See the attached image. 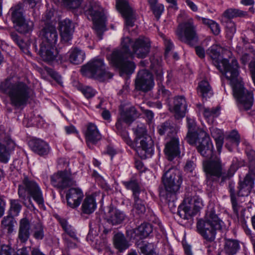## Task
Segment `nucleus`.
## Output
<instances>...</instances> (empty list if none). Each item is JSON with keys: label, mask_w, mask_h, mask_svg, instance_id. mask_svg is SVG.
Here are the masks:
<instances>
[{"label": "nucleus", "mask_w": 255, "mask_h": 255, "mask_svg": "<svg viewBox=\"0 0 255 255\" xmlns=\"http://www.w3.org/2000/svg\"><path fill=\"white\" fill-rule=\"evenodd\" d=\"M116 6L125 18L127 26L132 27L136 17L135 12L129 6L128 0H117Z\"/></svg>", "instance_id": "17"}, {"label": "nucleus", "mask_w": 255, "mask_h": 255, "mask_svg": "<svg viewBox=\"0 0 255 255\" xmlns=\"http://www.w3.org/2000/svg\"><path fill=\"white\" fill-rule=\"evenodd\" d=\"M196 165L194 163L193 161L188 160L186 162V163L184 166V169L185 171L189 172H192Z\"/></svg>", "instance_id": "63"}, {"label": "nucleus", "mask_w": 255, "mask_h": 255, "mask_svg": "<svg viewBox=\"0 0 255 255\" xmlns=\"http://www.w3.org/2000/svg\"><path fill=\"white\" fill-rule=\"evenodd\" d=\"M140 250L144 255H158L155 252L154 245L152 243L143 244L140 247Z\"/></svg>", "instance_id": "48"}, {"label": "nucleus", "mask_w": 255, "mask_h": 255, "mask_svg": "<svg viewBox=\"0 0 255 255\" xmlns=\"http://www.w3.org/2000/svg\"><path fill=\"white\" fill-rule=\"evenodd\" d=\"M226 147L228 148L230 151L232 150V148L229 146V144L231 143L238 146L240 142V136L238 132L236 130L231 131L225 138Z\"/></svg>", "instance_id": "42"}, {"label": "nucleus", "mask_w": 255, "mask_h": 255, "mask_svg": "<svg viewBox=\"0 0 255 255\" xmlns=\"http://www.w3.org/2000/svg\"><path fill=\"white\" fill-rule=\"evenodd\" d=\"M188 132L186 136L187 142L190 144H197L199 152L204 157H209L213 153V145L209 136L201 129L197 128L195 121L187 118Z\"/></svg>", "instance_id": "4"}, {"label": "nucleus", "mask_w": 255, "mask_h": 255, "mask_svg": "<svg viewBox=\"0 0 255 255\" xmlns=\"http://www.w3.org/2000/svg\"><path fill=\"white\" fill-rule=\"evenodd\" d=\"M240 245L239 242L235 240H226L224 245V251L228 255H234L239 250Z\"/></svg>", "instance_id": "40"}, {"label": "nucleus", "mask_w": 255, "mask_h": 255, "mask_svg": "<svg viewBox=\"0 0 255 255\" xmlns=\"http://www.w3.org/2000/svg\"><path fill=\"white\" fill-rule=\"evenodd\" d=\"M246 153L250 161V170L255 174V151L250 150L247 151Z\"/></svg>", "instance_id": "50"}, {"label": "nucleus", "mask_w": 255, "mask_h": 255, "mask_svg": "<svg viewBox=\"0 0 255 255\" xmlns=\"http://www.w3.org/2000/svg\"><path fill=\"white\" fill-rule=\"evenodd\" d=\"M53 16V11L52 10H47L43 15L42 20L48 23Z\"/></svg>", "instance_id": "64"}, {"label": "nucleus", "mask_w": 255, "mask_h": 255, "mask_svg": "<svg viewBox=\"0 0 255 255\" xmlns=\"http://www.w3.org/2000/svg\"><path fill=\"white\" fill-rule=\"evenodd\" d=\"M198 94L203 99H207L213 95L211 87L208 81L203 80L199 83L197 87Z\"/></svg>", "instance_id": "33"}, {"label": "nucleus", "mask_w": 255, "mask_h": 255, "mask_svg": "<svg viewBox=\"0 0 255 255\" xmlns=\"http://www.w3.org/2000/svg\"><path fill=\"white\" fill-rule=\"evenodd\" d=\"M236 28L234 23H230L226 27L227 35L229 38H231L235 33Z\"/></svg>", "instance_id": "57"}, {"label": "nucleus", "mask_w": 255, "mask_h": 255, "mask_svg": "<svg viewBox=\"0 0 255 255\" xmlns=\"http://www.w3.org/2000/svg\"><path fill=\"white\" fill-rule=\"evenodd\" d=\"M246 14V12L238 9H228L223 13L224 16L228 19H232L237 16H242Z\"/></svg>", "instance_id": "47"}, {"label": "nucleus", "mask_w": 255, "mask_h": 255, "mask_svg": "<svg viewBox=\"0 0 255 255\" xmlns=\"http://www.w3.org/2000/svg\"><path fill=\"white\" fill-rule=\"evenodd\" d=\"M30 229V222L27 218L24 217L19 220L17 239L21 243H25L28 241Z\"/></svg>", "instance_id": "24"}, {"label": "nucleus", "mask_w": 255, "mask_h": 255, "mask_svg": "<svg viewBox=\"0 0 255 255\" xmlns=\"http://www.w3.org/2000/svg\"><path fill=\"white\" fill-rule=\"evenodd\" d=\"M109 211L106 215L107 222L113 226L118 225L122 223L126 218V214L122 211L109 206Z\"/></svg>", "instance_id": "23"}, {"label": "nucleus", "mask_w": 255, "mask_h": 255, "mask_svg": "<svg viewBox=\"0 0 255 255\" xmlns=\"http://www.w3.org/2000/svg\"><path fill=\"white\" fill-rule=\"evenodd\" d=\"M221 46L213 45L207 51V54L213 60L214 64L221 71L224 72L227 79L230 81L235 97L239 102L241 110H248L253 104L252 92L246 90L239 77L238 63L236 59L232 60L231 63L226 59H221Z\"/></svg>", "instance_id": "1"}, {"label": "nucleus", "mask_w": 255, "mask_h": 255, "mask_svg": "<svg viewBox=\"0 0 255 255\" xmlns=\"http://www.w3.org/2000/svg\"><path fill=\"white\" fill-rule=\"evenodd\" d=\"M113 241L115 247L120 252L127 250L129 247L124 235L121 233L116 234L114 237Z\"/></svg>", "instance_id": "32"}, {"label": "nucleus", "mask_w": 255, "mask_h": 255, "mask_svg": "<svg viewBox=\"0 0 255 255\" xmlns=\"http://www.w3.org/2000/svg\"><path fill=\"white\" fill-rule=\"evenodd\" d=\"M231 201L232 208H233L234 213L238 217L239 216V210L240 208V206L238 204L236 198H234V197H232V199H231Z\"/></svg>", "instance_id": "62"}, {"label": "nucleus", "mask_w": 255, "mask_h": 255, "mask_svg": "<svg viewBox=\"0 0 255 255\" xmlns=\"http://www.w3.org/2000/svg\"><path fill=\"white\" fill-rule=\"evenodd\" d=\"M0 255H15V253L9 246L2 245L1 246Z\"/></svg>", "instance_id": "55"}, {"label": "nucleus", "mask_w": 255, "mask_h": 255, "mask_svg": "<svg viewBox=\"0 0 255 255\" xmlns=\"http://www.w3.org/2000/svg\"><path fill=\"white\" fill-rule=\"evenodd\" d=\"M85 137L87 142L95 143L101 139L102 135L95 124L89 123L87 126Z\"/></svg>", "instance_id": "29"}, {"label": "nucleus", "mask_w": 255, "mask_h": 255, "mask_svg": "<svg viewBox=\"0 0 255 255\" xmlns=\"http://www.w3.org/2000/svg\"><path fill=\"white\" fill-rule=\"evenodd\" d=\"M81 92L87 98H91L96 94V91L89 86H84L82 88Z\"/></svg>", "instance_id": "53"}, {"label": "nucleus", "mask_w": 255, "mask_h": 255, "mask_svg": "<svg viewBox=\"0 0 255 255\" xmlns=\"http://www.w3.org/2000/svg\"><path fill=\"white\" fill-rule=\"evenodd\" d=\"M153 145L151 136L145 135L136 140L135 150L141 158L145 159L152 153Z\"/></svg>", "instance_id": "15"}, {"label": "nucleus", "mask_w": 255, "mask_h": 255, "mask_svg": "<svg viewBox=\"0 0 255 255\" xmlns=\"http://www.w3.org/2000/svg\"><path fill=\"white\" fill-rule=\"evenodd\" d=\"M41 43L56 45L58 34L56 28L51 25H45L39 32Z\"/></svg>", "instance_id": "19"}, {"label": "nucleus", "mask_w": 255, "mask_h": 255, "mask_svg": "<svg viewBox=\"0 0 255 255\" xmlns=\"http://www.w3.org/2000/svg\"><path fill=\"white\" fill-rule=\"evenodd\" d=\"M69 60L74 64L78 65L81 64L85 58V53L79 48H72L69 52Z\"/></svg>", "instance_id": "31"}, {"label": "nucleus", "mask_w": 255, "mask_h": 255, "mask_svg": "<svg viewBox=\"0 0 255 255\" xmlns=\"http://www.w3.org/2000/svg\"><path fill=\"white\" fill-rule=\"evenodd\" d=\"M76 172L72 173L71 171L67 170L58 171L51 177V183L53 186L64 189L76 184Z\"/></svg>", "instance_id": "13"}, {"label": "nucleus", "mask_w": 255, "mask_h": 255, "mask_svg": "<svg viewBox=\"0 0 255 255\" xmlns=\"http://www.w3.org/2000/svg\"><path fill=\"white\" fill-rule=\"evenodd\" d=\"M16 221L13 216L8 215L5 216L1 221V228L7 231L8 234H11L14 230Z\"/></svg>", "instance_id": "38"}, {"label": "nucleus", "mask_w": 255, "mask_h": 255, "mask_svg": "<svg viewBox=\"0 0 255 255\" xmlns=\"http://www.w3.org/2000/svg\"><path fill=\"white\" fill-rule=\"evenodd\" d=\"M196 28L193 19L189 18L186 21L179 24L176 33L180 41L193 46L198 41Z\"/></svg>", "instance_id": "10"}, {"label": "nucleus", "mask_w": 255, "mask_h": 255, "mask_svg": "<svg viewBox=\"0 0 255 255\" xmlns=\"http://www.w3.org/2000/svg\"><path fill=\"white\" fill-rule=\"evenodd\" d=\"M203 206L202 201L198 197L187 198L179 207L178 214L181 218L188 220L197 214Z\"/></svg>", "instance_id": "11"}, {"label": "nucleus", "mask_w": 255, "mask_h": 255, "mask_svg": "<svg viewBox=\"0 0 255 255\" xmlns=\"http://www.w3.org/2000/svg\"><path fill=\"white\" fill-rule=\"evenodd\" d=\"M209 27L214 34L217 35L220 33V26L215 21H213Z\"/></svg>", "instance_id": "61"}, {"label": "nucleus", "mask_w": 255, "mask_h": 255, "mask_svg": "<svg viewBox=\"0 0 255 255\" xmlns=\"http://www.w3.org/2000/svg\"><path fill=\"white\" fill-rule=\"evenodd\" d=\"M150 41L148 38L140 36L133 41L128 36L123 37L121 41V49L114 50L108 59L113 65L118 68L121 75L131 74L135 67L133 62L127 60L129 57L135 55L144 58L148 54Z\"/></svg>", "instance_id": "2"}, {"label": "nucleus", "mask_w": 255, "mask_h": 255, "mask_svg": "<svg viewBox=\"0 0 255 255\" xmlns=\"http://www.w3.org/2000/svg\"><path fill=\"white\" fill-rule=\"evenodd\" d=\"M162 181L165 193L160 195L164 196L167 202H173L176 200V194L179 191L182 183V177L180 171L173 166L166 165Z\"/></svg>", "instance_id": "5"}, {"label": "nucleus", "mask_w": 255, "mask_h": 255, "mask_svg": "<svg viewBox=\"0 0 255 255\" xmlns=\"http://www.w3.org/2000/svg\"><path fill=\"white\" fill-rule=\"evenodd\" d=\"M15 144L8 136H5L0 140V162L7 163L10 154L14 150Z\"/></svg>", "instance_id": "20"}, {"label": "nucleus", "mask_w": 255, "mask_h": 255, "mask_svg": "<svg viewBox=\"0 0 255 255\" xmlns=\"http://www.w3.org/2000/svg\"><path fill=\"white\" fill-rule=\"evenodd\" d=\"M84 197V194L80 188H71L66 193V198L67 205L72 208L78 207Z\"/></svg>", "instance_id": "21"}, {"label": "nucleus", "mask_w": 255, "mask_h": 255, "mask_svg": "<svg viewBox=\"0 0 255 255\" xmlns=\"http://www.w3.org/2000/svg\"><path fill=\"white\" fill-rule=\"evenodd\" d=\"M134 203L132 212L137 216L143 215L146 211L145 202L139 198V196L134 197Z\"/></svg>", "instance_id": "37"}, {"label": "nucleus", "mask_w": 255, "mask_h": 255, "mask_svg": "<svg viewBox=\"0 0 255 255\" xmlns=\"http://www.w3.org/2000/svg\"><path fill=\"white\" fill-rule=\"evenodd\" d=\"M123 122H124V121L123 120H122V116H121L120 119L118 120L116 125V127L118 132L120 133L121 135L122 134H124V132H127L124 130L125 127L123 125Z\"/></svg>", "instance_id": "60"}, {"label": "nucleus", "mask_w": 255, "mask_h": 255, "mask_svg": "<svg viewBox=\"0 0 255 255\" xmlns=\"http://www.w3.org/2000/svg\"><path fill=\"white\" fill-rule=\"evenodd\" d=\"M15 29L20 33L26 34L31 32L34 28V23L30 19L25 18L14 24Z\"/></svg>", "instance_id": "30"}, {"label": "nucleus", "mask_w": 255, "mask_h": 255, "mask_svg": "<svg viewBox=\"0 0 255 255\" xmlns=\"http://www.w3.org/2000/svg\"><path fill=\"white\" fill-rule=\"evenodd\" d=\"M10 215L17 216L18 215L21 209V205L19 201L17 199H10Z\"/></svg>", "instance_id": "45"}, {"label": "nucleus", "mask_w": 255, "mask_h": 255, "mask_svg": "<svg viewBox=\"0 0 255 255\" xmlns=\"http://www.w3.org/2000/svg\"><path fill=\"white\" fill-rule=\"evenodd\" d=\"M154 14L157 19H159L164 11V5L161 3H158L151 8Z\"/></svg>", "instance_id": "52"}, {"label": "nucleus", "mask_w": 255, "mask_h": 255, "mask_svg": "<svg viewBox=\"0 0 255 255\" xmlns=\"http://www.w3.org/2000/svg\"><path fill=\"white\" fill-rule=\"evenodd\" d=\"M31 149L40 156H45L49 154L50 148L49 144L43 140L33 139L29 141Z\"/></svg>", "instance_id": "26"}, {"label": "nucleus", "mask_w": 255, "mask_h": 255, "mask_svg": "<svg viewBox=\"0 0 255 255\" xmlns=\"http://www.w3.org/2000/svg\"><path fill=\"white\" fill-rule=\"evenodd\" d=\"M164 152L167 159L170 161H172L174 158L179 156V140L176 135L167 138Z\"/></svg>", "instance_id": "18"}, {"label": "nucleus", "mask_w": 255, "mask_h": 255, "mask_svg": "<svg viewBox=\"0 0 255 255\" xmlns=\"http://www.w3.org/2000/svg\"><path fill=\"white\" fill-rule=\"evenodd\" d=\"M84 8L88 18L93 22L94 27L98 36L101 39L105 27L106 16L104 9L98 2L95 1L90 3L89 5Z\"/></svg>", "instance_id": "9"}, {"label": "nucleus", "mask_w": 255, "mask_h": 255, "mask_svg": "<svg viewBox=\"0 0 255 255\" xmlns=\"http://www.w3.org/2000/svg\"><path fill=\"white\" fill-rule=\"evenodd\" d=\"M246 153L250 161V170L255 174V151L250 150L247 151Z\"/></svg>", "instance_id": "49"}, {"label": "nucleus", "mask_w": 255, "mask_h": 255, "mask_svg": "<svg viewBox=\"0 0 255 255\" xmlns=\"http://www.w3.org/2000/svg\"><path fill=\"white\" fill-rule=\"evenodd\" d=\"M187 109V104L184 97L182 96L175 97L172 109L177 119L184 117L185 116Z\"/></svg>", "instance_id": "27"}, {"label": "nucleus", "mask_w": 255, "mask_h": 255, "mask_svg": "<svg viewBox=\"0 0 255 255\" xmlns=\"http://www.w3.org/2000/svg\"><path fill=\"white\" fill-rule=\"evenodd\" d=\"M38 53L42 60L48 63L62 61V56L58 54L55 45L41 43Z\"/></svg>", "instance_id": "16"}, {"label": "nucleus", "mask_w": 255, "mask_h": 255, "mask_svg": "<svg viewBox=\"0 0 255 255\" xmlns=\"http://www.w3.org/2000/svg\"><path fill=\"white\" fill-rule=\"evenodd\" d=\"M82 74L89 78H93L103 81L113 77V75L106 69L102 59L96 58L82 66Z\"/></svg>", "instance_id": "8"}, {"label": "nucleus", "mask_w": 255, "mask_h": 255, "mask_svg": "<svg viewBox=\"0 0 255 255\" xmlns=\"http://www.w3.org/2000/svg\"><path fill=\"white\" fill-rule=\"evenodd\" d=\"M10 36L12 40L18 45L20 48H22L24 46V42L20 37L15 32H12Z\"/></svg>", "instance_id": "58"}, {"label": "nucleus", "mask_w": 255, "mask_h": 255, "mask_svg": "<svg viewBox=\"0 0 255 255\" xmlns=\"http://www.w3.org/2000/svg\"><path fill=\"white\" fill-rule=\"evenodd\" d=\"M254 185V179L251 176L247 174L243 181L239 183L238 194L239 196H248Z\"/></svg>", "instance_id": "28"}, {"label": "nucleus", "mask_w": 255, "mask_h": 255, "mask_svg": "<svg viewBox=\"0 0 255 255\" xmlns=\"http://www.w3.org/2000/svg\"><path fill=\"white\" fill-rule=\"evenodd\" d=\"M236 170V169L234 168L233 166H231V168L228 170L227 173L223 172L222 170V175L220 176V177H221V183L224 182L226 180L232 177Z\"/></svg>", "instance_id": "54"}, {"label": "nucleus", "mask_w": 255, "mask_h": 255, "mask_svg": "<svg viewBox=\"0 0 255 255\" xmlns=\"http://www.w3.org/2000/svg\"><path fill=\"white\" fill-rule=\"evenodd\" d=\"M59 30L61 40L64 43H67L72 38L74 30L73 23L69 19L61 21L59 23Z\"/></svg>", "instance_id": "22"}, {"label": "nucleus", "mask_w": 255, "mask_h": 255, "mask_svg": "<svg viewBox=\"0 0 255 255\" xmlns=\"http://www.w3.org/2000/svg\"><path fill=\"white\" fill-rule=\"evenodd\" d=\"M0 91L8 95L10 104L19 108L25 106L30 97V88L24 82L6 79L0 83Z\"/></svg>", "instance_id": "3"}, {"label": "nucleus", "mask_w": 255, "mask_h": 255, "mask_svg": "<svg viewBox=\"0 0 255 255\" xmlns=\"http://www.w3.org/2000/svg\"><path fill=\"white\" fill-rule=\"evenodd\" d=\"M222 223L215 211L211 210L207 212L204 219L198 221L197 229L205 239L211 242L215 238L216 230L221 229Z\"/></svg>", "instance_id": "6"}, {"label": "nucleus", "mask_w": 255, "mask_h": 255, "mask_svg": "<svg viewBox=\"0 0 255 255\" xmlns=\"http://www.w3.org/2000/svg\"><path fill=\"white\" fill-rule=\"evenodd\" d=\"M211 134L212 137L215 139H219L223 137V132L221 130L212 128L210 129Z\"/></svg>", "instance_id": "59"}, {"label": "nucleus", "mask_w": 255, "mask_h": 255, "mask_svg": "<svg viewBox=\"0 0 255 255\" xmlns=\"http://www.w3.org/2000/svg\"><path fill=\"white\" fill-rule=\"evenodd\" d=\"M18 195L23 201L32 198L39 206H44V200L40 187L34 180L27 177H25L18 185Z\"/></svg>", "instance_id": "7"}, {"label": "nucleus", "mask_w": 255, "mask_h": 255, "mask_svg": "<svg viewBox=\"0 0 255 255\" xmlns=\"http://www.w3.org/2000/svg\"><path fill=\"white\" fill-rule=\"evenodd\" d=\"M136 134V140L139 138H142L145 135H148L146 133V129L144 126L137 127L134 131Z\"/></svg>", "instance_id": "56"}, {"label": "nucleus", "mask_w": 255, "mask_h": 255, "mask_svg": "<svg viewBox=\"0 0 255 255\" xmlns=\"http://www.w3.org/2000/svg\"><path fill=\"white\" fill-rule=\"evenodd\" d=\"M203 115L208 122L212 123L214 119L220 115V109L218 107L205 108L204 109Z\"/></svg>", "instance_id": "41"}, {"label": "nucleus", "mask_w": 255, "mask_h": 255, "mask_svg": "<svg viewBox=\"0 0 255 255\" xmlns=\"http://www.w3.org/2000/svg\"><path fill=\"white\" fill-rule=\"evenodd\" d=\"M203 167L206 173L208 184H210L212 181L219 179L222 175V166L218 157L204 160L203 162Z\"/></svg>", "instance_id": "12"}, {"label": "nucleus", "mask_w": 255, "mask_h": 255, "mask_svg": "<svg viewBox=\"0 0 255 255\" xmlns=\"http://www.w3.org/2000/svg\"><path fill=\"white\" fill-rule=\"evenodd\" d=\"M11 13V19L13 24L25 18L24 9L22 4L18 3L11 7L9 10Z\"/></svg>", "instance_id": "34"}, {"label": "nucleus", "mask_w": 255, "mask_h": 255, "mask_svg": "<svg viewBox=\"0 0 255 255\" xmlns=\"http://www.w3.org/2000/svg\"><path fill=\"white\" fill-rule=\"evenodd\" d=\"M157 128L159 134L163 135L167 133L169 137H170V134L173 135L176 132L174 124L170 121H166L162 123Z\"/></svg>", "instance_id": "39"}, {"label": "nucleus", "mask_w": 255, "mask_h": 255, "mask_svg": "<svg viewBox=\"0 0 255 255\" xmlns=\"http://www.w3.org/2000/svg\"><path fill=\"white\" fill-rule=\"evenodd\" d=\"M152 229L150 224L143 223L135 229L127 230V234L130 238L138 237L140 239L145 238L152 232Z\"/></svg>", "instance_id": "25"}, {"label": "nucleus", "mask_w": 255, "mask_h": 255, "mask_svg": "<svg viewBox=\"0 0 255 255\" xmlns=\"http://www.w3.org/2000/svg\"><path fill=\"white\" fill-rule=\"evenodd\" d=\"M83 0H62L63 4L69 8H77L79 7Z\"/></svg>", "instance_id": "51"}, {"label": "nucleus", "mask_w": 255, "mask_h": 255, "mask_svg": "<svg viewBox=\"0 0 255 255\" xmlns=\"http://www.w3.org/2000/svg\"><path fill=\"white\" fill-rule=\"evenodd\" d=\"M60 224L65 232V233L64 234H66L67 237L69 236V237H71L73 240H78L77 238L76 237V235L74 230L70 225L68 224L66 221L64 220H61L60 221Z\"/></svg>", "instance_id": "46"}, {"label": "nucleus", "mask_w": 255, "mask_h": 255, "mask_svg": "<svg viewBox=\"0 0 255 255\" xmlns=\"http://www.w3.org/2000/svg\"><path fill=\"white\" fill-rule=\"evenodd\" d=\"M32 236L37 240H41L44 237V226L40 222L34 224L32 228Z\"/></svg>", "instance_id": "43"}, {"label": "nucleus", "mask_w": 255, "mask_h": 255, "mask_svg": "<svg viewBox=\"0 0 255 255\" xmlns=\"http://www.w3.org/2000/svg\"><path fill=\"white\" fill-rule=\"evenodd\" d=\"M134 84L137 91L147 92L151 90L154 86L152 74L146 69L139 71L135 79Z\"/></svg>", "instance_id": "14"}, {"label": "nucleus", "mask_w": 255, "mask_h": 255, "mask_svg": "<svg viewBox=\"0 0 255 255\" xmlns=\"http://www.w3.org/2000/svg\"><path fill=\"white\" fill-rule=\"evenodd\" d=\"M97 207L94 198L91 196H87L82 205V210L84 213L90 214L93 213Z\"/></svg>", "instance_id": "36"}, {"label": "nucleus", "mask_w": 255, "mask_h": 255, "mask_svg": "<svg viewBox=\"0 0 255 255\" xmlns=\"http://www.w3.org/2000/svg\"><path fill=\"white\" fill-rule=\"evenodd\" d=\"M122 120L127 124H131L138 116L137 111L134 107H130L121 113Z\"/></svg>", "instance_id": "35"}, {"label": "nucleus", "mask_w": 255, "mask_h": 255, "mask_svg": "<svg viewBox=\"0 0 255 255\" xmlns=\"http://www.w3.org/2000/svg\"><path fill=\"white\" fill-rule=\"evenodd\" d=\"M123 184L127 189L132 190L133 198L139 196L140 188L136 180L133 179L128 181H124Z\"/></svg>", "instance_id": "44"}]
</instances>
